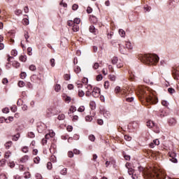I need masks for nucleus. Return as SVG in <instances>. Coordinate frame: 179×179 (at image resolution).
Masks as SVG:
<instances>
[{
  "mask_svg": "<svg viewBox=\"0 0 179 179\" xmlns=\"http://www.w3.org/2000/svg\"><path fill=\"white\" fill-rule=\"evenodd\" d=\"M125 45L126 48H127L128 50H132V44L131 43V42H126Z\"/></svg>",
  "mask_w": 179,
  "mask_h": 179,
  "instance_id": "obj_13",
  "label": "nucleus"
},
{
  "mask_svg": "<svg viewBox=\"0 0 179 179\" xmlns=\"http://www.w3.org/2000/svg\"><path fill=\"white\" fill-rule=\"evenodd\" d=\"M10 146H12V141H8V142L6 143V144H5L6 149H9V148H10Z\"/></svg>",
  "mask_w": 179,
  "mask_h": 179,
  "instance_id": "obj_22",
  "label": "nucleus"
},
{
  "mask_svg": "<svg viewBox=\"0 0 179 179\" xmlns=\"http://www.w3.org/2000/svg\"><path fill=\"white\" fill-rule=\"evenodd\" d=\"M104 87H105V89H108V87H110V82L105 81V83H104Z\"/></svg>",
  "mask_w": 179,
  "mask_h": 179,
  "instance_id": "obj_42",
  "label": "nucleus"
},
{
  "mask_svg": "<svg viewBox=\"0 0 179 179\" xmlns=\"http://www.w3.org/2000/svg\"><path fill=\"white\" fill-rule=\"evenodd\" d=\"M89 139H90V141H91L92 142H94V141H95V139H96V137H94V135L91 134V135L89 136Z\"/></svg>",
  "mask_w": 179,
  "mask_h": 179,
  "instance_id": "obj_38",
  "label": "nucleus"
},
{
  "mask_svg": "<svg viewBox=\"0 0 179 179\" xmlns=\"http://www.w3.org/2000/svg\"><path fill=\"white\" fill-rule=\"evenodd\" d=\"M172 76L175 80H177L179 79V71L178 70L174 69L172 71Z\"/></svg>",
  "mask_w": 179,
  "mask_h": 179,
  "instance_id": "obj_7",
  "label": "nucleus"
},
{
  "mask_svg": "<svg viewBox=\"0 0 179 179\" xmlns=\"http://www.w3.org/2000/svg\"><path fill=\"white\" fill-rule=\"evenodd\" d=\"M126 101H127L128 103H132V101H134V97L126 98Z\"/></svg>",
  "mask_w": 179,
  "mask_h": 179,
  "instance_id": "obj_49",
  "label": "nucleus"
},
{
  "mask_svg": "<svg viewBox=\"0 0 179 179\" xmlns=\"http://www.w3.org/2000/svg\"><path fill=\"white\" fill-rule=\"evenodd\" d=\"M169 112H167V108H164V109H160L159 110V114L158 115H159L161 117V118H163V117H167V115H169Z\"/></svg>",
  "mask_w": 179,
  "mask_h": 179,
  "instance_id": "obj_5",
  "label": "nucleus"
},
{
  "mask_svg": "<svg viewBox=\"0 0 179 179\" xmlns=\"http://www.w3.org/2000/svg\"><path fill=\"white\" fill-rule=\"evenodd\" d=\"M154 145H155V146H159V145H160V141H159V139H155L153 141Z\"/></svg>",
  "mask_w": 179,
  "mask_h": 179,
  "instance_id": "obj_39",
  "label": "nucleus"
},
{
  "mask_svg": "<svg viewBox=\"0 0 179 179\" xmlns=\"http://www.w3.org/2000/svg\"><path fill=\"white\" fill-rule=\"evenodd\" d=\"M29 71H36L37 68L36 67V66H34V64H31L29 66Z\"/></svg>",
  "mask_w": 179,
  "mask_h": 179,
  "instance_id": "obj_29",
  "label": "nucleus"
},
{
  "mask_svg": "<svg viewBox=\"0 0 179 179\" xmlns=\"http://www.w3.org/2000/svg\"><path fill=\"white\" fill-rule=\"evenodd\" d=\"M140 94L141 96H143V97H144L146 100V101L148 103H150V104H157L159 99H157V96L153 95V94H150V95H148L146 94V92H145L144 90H141L140 92Z\"/></svg>",
  "mask_w": 179,
  "mask_h": 179,
  "instance_id": "obj_2",
  "label": "nucleus"
},
{
  "mask_svg": "<svg viewBox=\"0 0 179 179\" xmlns=\"http://www.w3.org/2000/svg\"><path fill=\"white\" fill-rule=\"evenodd\" d=\"M29 160V156L24 155L23 157L21 158L22 163H26Z\"/></svg>",
  "mask_w": 179,
  "mask_h": 179,
  "instance_id": "obj_14",
  "label": "nucleus"
},
{
  "mask_svg": "<svg viewBox=\"0 0 179 179\" xmlns=\"http://www.w3.org/2000/svg\"><path fill=\"white\" fill-rule=\"evenodd\" d=\"M64 79L65 80H69V79H71V76L69 74H65Z\"/></svg>",
  "mask_w": 179,
  "mask_h": 179,
  "instance_id": "obj_60",
  "label": "nucleus"
},
{
  "mask_svg": "<svg viewBox=\"0 0 179 179\" xmlns=\"http://www.w3.org/2000/svg\"><path fill=\"white\" fill-rule=\"evenodd\" d=\"M47 168L48 170H51V169H52V163H51L50 162H48Z\"/></svg>",
  "mask_w": 179,
  "mask_h": 179,
  "instance_id": "obj_43",
  "label": "nucleus"
},
{
  "mask_svg": "<svg viewBox=\"0 0 179 179\" xmlns=\"http://www.w3.org/2000/svg\"><path fill=\"white\" fill-rule=\"evenodd\" d=\"M26 76H27V74L26 73V72H22L20 73L21 79H24L26 78Z\"/></svg>",
  "mask_w": 179,
  "mask_h": 179,
  "instance_id": "obj_35",
  "label": "nucleus"
},
{
  "mask_svg": "<svg viewBox=\"0 0 179 179\" xmlns=\"http://www.w3.org/2000/svg\"><path fill=\"white\" fill-rule=\"evenodd\" d=\"M35 177L36 179H43V176L40 173H36Z\"/></svg>",
  "mask_w": 179,
  "mask_h": 179,
  "instance_id": "obj_59",
  "label": "nucleus"
},
{
  "mask_svg": "<svg viewBox=\"0 0 179 179\" xmlns=\"http://www.w3.org/2000/svg\"><path fill=\"white\" fill-rule=\"evenodd\" d=\"M99 66H100L99 65V63H94L93 68H94V69H99Z\"/></svg>",
  "mask_w": 179,
  "mask_h": 179,
  "instance_id": "obj_64",
  "label": "nucleus"
},
{
  "mask_svg": "<svg viewBox=\"0 0 179 179\" xmlns=\"http://www.w3.org/2000/svg\"><path fill=\"white\" fill-rule=\"evenodd\" d=\"M119 34H120L121 37H125V31L124 29H120Z\"/></svg>",
  "mask_w": 179,
  "mask_h": 179,
  "instance_id": "obj_25",
  "label": "nucleus"
},
{
  "mask_svg": "<svg viewBox=\"0 0 179 179\" xmlns=\"http://www.w3.org/2000/svg\"><path fill=\"white\" fill-rule=\"evenodd\" d=\"M91 22H92V23H94V24H96V23H97L98 20H97V18L96 17V16H92V17H91Z\"/></svg>",
  "mask_w": 179,
  "mask_h": 179,
  "instance_id": "obj_18",
  "label": "nucleus"
},
{
  "mask_svg": "<svg viewBox=\"0 0 179 179\" xmlns=\"http://www.w3.org/2000/svg\"><path fill=\"white\" fill-rule=\"evenodd\" d=\"M57 120H59V121H64V120H65V114L64 113H61L57 116Z\"/></svg>",
  "mask_w": 179,
  "mask_h": 179,
  "instance_id": "obj_12",
  "label": "nucleus"
},
{
  "mask_svg": "<svg viewBox=\"0 0 179 179\" xmlns=\"http://www.w3.org/2000/svg\"><path fill=\"white\" fill-rule=\"evenodd\" d=\"M18 86H19V87H23L24 86V81H19L18 82Z\"/></svg>",
  "mask_w": 179,
  "mask_h": 179,
  "instance_id": "obj_56",
  "label": "nucleus"
},
{
  "mask_svg": "<svg viewBox=\"0 0 179 179\" xmlns=\"http://www.w3.org/2000/svg\"><path fill=\"white\" fill-rule=\"evenodd\" d=\"M138 59L147 65H155L160 58L156 54L139 55Z\"/></svg>",
  "mask_w": 179,
  "mask_h": 179,
  "instance_id": "obj_1",
  "label": "nucleus"
},
{
  "mask_svg": "<svg viewBox=\"0 0 179 179\" xmlns=\"http://www.w3.org/2000/svg\"><path fill=\"white\" fill-rule=\"evenodd\" d=\"M131 91H129L128 90H127V88H124L122 90V92L124 93V94H126V96H128V94Z\"/></svg>",
  "mask_w": 179,
  "mask_h": 179,
  "instance_id": "obj_30",
  "label": "nucleus"
},
{
  "mask_svg": "<svg viewBox=\"0 0 179 179\" xmlns=\"http://www.w3.org/2000/svg\"><path fill=\"white\" fill-rule=\"evenodd\" d=\"M69 111L70 113H75V111H76V107L73 106H71Z\"/></svg>",
  "mask_w": 179,
  "mask_h": 179,
  "instance_id": "obj_31",
  "label": "nucleus"
},
{
  "mask_svg": "<svg viewBox=\"0 0 179 179\" xmlns=\"http://www.w3.org/2000/svg\"><path fill=\"white\" fill-rule=\"evenodd\" d=\"M147 127L148 128H153L155 127V122L150 120L147 122Z\"/></svg>",
  "mask_w": 179,
  "mask_h": 179,
  "instance_id": "obj_10",
  "label": "nucleus"
},
{
  "mask_svg": "<svg viewBox=\"0 0 179 179\" xmlns=\"http://www.w3.org/2000/svg\"><path fill=\"white\" fill-rule=\"evenodd\" d=\"M34 163H36V164H38V163H40V157H36L34 159Z\"/></svg>",
  "mask_w": 179,
  "mask_h": 179,
  "instance_id": "obj_40",
  "label": "nucleus"
},
{
  "mask_svg": "<svg viewBox=\"0 0 179 179\" xmlns=\"http://www.w3.org/2000/svg\"><path fill=\"white\" fill-rule=\"evenodd\" d=\"M6 163V159H2L0 160V167H3Z\"/></svg>",
  "mask_w": 179,
  "mask_h": 179,
  "instance_id": "obj_20",
  "label": "nucleus"
},
{
  "mask_svg": "<svg viewBox=\"0 0 179 179\" xmlns=\"http://www.w3.org/2000/svg\"><path fill=\"white\" fill-rule=\"evenodd\" d=\"M10 152L8 151L5 153L4 157L5 159H9V157H10Z\"/></svg>",
  "mask_w": 179,
  "mask_h": 179,
  "instance_id": "obj_50",
  "label": "nucleus"
},
{
  "mask_svg": "<svg viewBox=\"0 0 179 179\" xmlns=\"http://www.w3.org/2000/svg\"><path fill=\"white\" fill-rule=\"evenodd\" d=\"M157 178L158 179H164V177H163V176H162V173H156L155 174Z\"/></svg>",
  "mask_w": 179,
  "mask_h": 179,
  "instance_id": "obj_45",
  "label": "nucleus"
},
{
  "mask_svg": "<svg viewBox=\"0 0 179 179\" xmlns=\"http://www.w3.org/2000/svg\"><path fill=\"white\" fill-rule=\"evenodd\" d=\"M22 10H15V15H17V16H19V15H22Z\"/></svg>",
  "mask_w": 179,
  "mask_h": 179,
  "instance_id": "obj_63",
  "label": "nucleus"
},
{
  "mask_svg": "<svg viewBox=\"0 0 179 179\" xmlns=\"http://www.w3.org/2000/svg\"><path fill=\"white\" fill-rule=\"evenodd\" d=\"M19 138H20V134L17 133L16 135L13 136V141H18Z\"/></svg>",
  "mask_w": 179,
  "mask_h": 179,
  "instance_id": "obj_19",
  "label": "nucleus"
},
{
  "mask_svg": "<svg viewBox=\"0 0 179 179\" xmlns=\"http://www.w3.org/2000/svg\"><path fill=\"white\" fill-rule=\"evenodd\" d=\"M73 31H79V26H78V25H74V26L73 27Z\"/></svg>",
  "mask_w": 179,
  "mask_h": 179,
  "instance_id": "obj_52",
  "label": "nucleus"
},
{
  "mask_svg": "<svg viewBox=\"0 0 179 179\" xmlns=\"http://www.w3.org/2000/svg\"><path fill=\"white\" fill-rule=\"evenodd\" d=\"M71 100H72L71 98V96H66V97L65 99H64V101H65L66 103H71Z\"/></svg>",
  "mask_w": 179,
  "mask_h": 179,
  "instance_id": "obj_36",
  "label": "nucleus"
},
{
  "mask_svg": "<svg viewBox=\"0 0 179 179\" xmlns=\"http://www.w3.org/2000/svg\"><path fill=\"white\" fill-rule=\"evenodd\" d=\"M11 55H13L14 57H16V55H17V50H13L11 51Z\"/></svg>",
  "mask_w": 179,
  "mask_h": 179,
  "instance_id": "obj_57",
  "label": "nucleus"
},
{
  "mask_svg": "<svg viewBox=\"0 0 179 179\" xmlns=\"http://www.w3.org/2000/svg\"><path fill=\"white\" fill-rule=\"evenodd\" d=\"M61 174L62 175V176H66V173H67V169H66V168H64V169H63L62 171H61Z\"/></svg>",
  "mask_w": 179,
  "mask_h": 179,
  "instance_id": "obj_32",
  "label": "nucleus"
},
{
  "mask_svg": "<svg viewBox=\"0 0 179 179\" xmlns=\"http://www.w3.org/2000/svg\"><path fill=\"white\" fill-rule=\"evenodd\" d=\"M55 92H59L61 90V85L59 84H57L55 87Z\"/></svg>",
  "mask_w": 179,
  "mask_h": 179,
  "instance_id": "obj_28",
  "label": "nucleus"
},
{
  "mask_svg": "<svg viewBox=\"0 0 179 179\" xmlns=\"http://www.w3.org/2000/svg\"><path fill=\"white\" fill-rule=\"evenodd\" d=\"M128 173L129 176H131V174H134V169L132 168L128 169Z\"/></svg>",
  "mask_w": 179,
  "mask_h": 179,
  "instance_id": "obj_62",
  "label": "nucleus"
},
{
  "mask_svg": "<svg viewBox=\"0 0 179 179\" xmlns=\"http://www.w3.org/2000/svg\"><path fill=\"white\" fill-rule=\"evenodd\" d=\"M109 79L110 80H112V82H114V81H115L116 77L114 75H110L109 76Z\"/></svg>",
  "mask_w": 179,
  "mask_h": 179,
  "instance_id": "obj_46",
  "label": "nucleus"
},
{
  "mask_svg": "<svg viewBox=\"0 0 179 179\" xmlns=\"http://www.w3.org/2000/svg\"><path fill=\"white\" fill-rule=\"evenodd\" d=\"M78 96H79V97H83V96H85V92H83V90H78Z\"/></svg>",
  "mask_w": 179,
  "mask_h": 179,
  "instance_id": "obj_26",
  "label": "nucleus"
},
{
  "mask_svg": "<svg viewBox=\"0 0 179 179\" xmlns=\"http://www.w3.org/2000/svg\"><path fill=\"white\" fill-rule=\"evenodd\" d=\"M176 124H177V120H176V119L171 118L169 120V124L170 125V127H174Z\"/></svg>",
  "mask_w": 179,
  "mask_h": 179,
  "instance_id": "obj_9",
  "label": "nucleus"
},
{
  "mask_svg": "<svg viewBox=\"0 0 179 179\" xmlns=\"http://www.w3.org/2000/svg\"><path fill=\"white\" fill-rule=\"evenodd\" d=\"M78 111L79 113H83V111H85V106H80L79 108L78 109Z\"/></svg>",
  "mask_w": 179,
  "mask_h": 179,
  "instance_id": "obj_53",
  "label": "nucleus"
},
{
  "mask_svg": "<svg viewBox=\"0 0 179 179\" xmlns=\"http://www.w3.org/2000/svg\"><path fill=\"white\" fill-rule=\"evenodd\" d=\"M124 66V64L122 62H119L117 64V68H122Z\"/></svg>",
  "mask_w": 179,
  "mask_h": 179,
  "instance_id": "obj_54",
  "label": "nucleus"
},
{
  "mask_svg": "<svg viewBox=\"0 0 179 179\" xmlns=\"http://www.w3.org/2000/svg\"><path fill=\"white\" fill-rule=\"evenodd\" d=\"M96 80L98 82H100V80H103V76L101 74H99L96 76Z\"/></svg>",
  "mask_w": 179,
  "mask_h": 179,
  "instance_id": "obj_41",
  "label": "nucleus"
},
{
  "mask_svg": "<svg viewBox=\"0 0 179 179\" xmlns=\"http://www.w3.org/2000/svg\"><path fill=\"white\" fill-rule=\"evenodd\" d=\"M54 115V112H52V108H49L47 110V117H52Z\"/></svg>",
  "mask_w": 179,
  "mask_h": 179,
  "instance_id": "obj_11",
  "label": "nucleus"
},
{
  "mask_svg": "<svg viewBox=\"0 0 179 179\" xmlns=\"http://www.w3.org/2000/svg\"><path fill=\"white\" fill-rule=\"evenodd\" d=\"M73 22L76 24H79V23H80V18H75Z\"/></svg>",
  "mask_w": 179,
  "mask_h": 179,
  "instance_id": "obj_58",
  "label": "nucleus"
},
{
  "mask_svg": "<svg viewBox=\"0 0 179 179\" xmlns=\"http://www.w3.org/2000/svg\"><path fill=\"white\" fill-rule=\"evenodd\" d=\"M112 64L113 65H115L116 64H118V57H115L112 59Z\"/></svg>",
  "mask_w": 179,
  "mask_h": 179,
  "instance_id": "obj_17",
  "label": "nucleus"
},
{
  "mask_svg": "<svg viewBox=\"0 0 179 179\" xmlns=\"http://www.w3.org/2000/svg\"><path fill=\"white\" fill-rule=\"evenodd\" d=\"M138 169L139 171L143 173L144 176H147L148 178H152V177H153V175L150 173L149 171H146V169H145V168H143V166H138Z\"/></svg>",
  "mask_w": 179,
  "mask_h": 179,
  "instance_id": "obj_3",
  "label": "nucleus"
},
{
  "mask_svg": "<svg viewBox=\"0 0 179 179\" xmlns=\"http://www.w3.org/2000/svg\"><path fill=\"white\" fill-rule=\"evenodd\" d=\"M121 92V87L119 86H117L115 89V93L118 94Z\"/></svg>",
  "mask_w": 179,
  "mask_h": 179,
  "instance_id": "obj_37",
  "label": "nucleus"
},
{
  "mask_svg": "<svg viewBox=\"0 0 179 179\" xmlns=\"http://www.w3.org/2000/svg\"><path fill=\"white\" fill-rule=\"evenodd\" d=\"M31 80H32V82H38L41 80V78L37 75L34 74L31 76Z\"/></svg>",
  "mask_w": 179,
  "mask_h": 179,
  "instance_id": "obj_8",
  "label": "nucleus"
},
{
  "mask_svg": "<svg viewBox=\"0 0 179 179\" xmlns=\"http://www.w3.org/2000/svg\"><path fill=\"white\" fill-rule=\"evenodd\" d=\"M36 136L34 135V133H33V132H29L28 133V138H34Z\"/></svg>",
  "mask_w": 179,
  "mask_h": 179,
  "instance_id": "obj_48",
  "label": "nucleus"
},
{
  "mask_svg": "<svg viewBox=\"0 0 179 179\" xmlns=\"http://www.w3.org/2000/svg\"><path fill=\"white\" fill-rule=\"evenodd\" d=\"M20 61H21L22 62H26V61H27V57L26 55H21L20 57Z\"/></svg>",
  "mask_w": 179,
  "mask_h": 179,
  "instance_id": "obj_15",
  "label": "nucleus"
},
{
  "mask_svg": "<svg viewBox=\"0 0 179 179\" xmlns=\"http://www.w3.org/2000/svg\"><path fill=\"white\" fill-rule=\"evenodd\" d=\"M22 23H23V24H25V26H29V19H27V18H24L23 20H22Z\"/></svg>",
  "mask_w": 179,
  "mask_h": 179,
  "instance_id": "obj_23",
  "label": "nucleus"
},
{
  "mask_svg": "<svg viewBox=\"0 0 179 179\" xmlns=\"http://www.w3.org/2000/svg\"><path fill=\"white\" fill-rule=\"evenodd\" d=\"M170 162H172V163H178V160L177 159V158H176V156H177V155L175 152H173L171 154H170Z\"/></svg>",
  "mask_w": 179,
  "mask_h": 179,
  "instance_id": "obj_6",
  "label": "nucleus"
},
{
  "mask_svg": "<svg viewBox=\"0 0 179 179\" xmlns=\"http://www.w3.org/2000/svg\"><path fill=\"white\" fill-rule=\"evenodd\" d=\"M78 8H79V6L76 3H74L72 6L73 10H78Z\"/></svg>",
  "mask_w": 179,
  "mask_h": 179,
  "instance_id": "obj_44",
  "label": "nucleus"
},
{
  "mask_svg": "<svg viewBox=\"0 0 179 179\" xmlns=\"http://www.w3.org/2000/svg\"><path fill=\"white\" fill-rule=\"evenodd\" d=\"M50 65L51 66H52V68H54V66H55V59H51L50 61Z\"/></svg>",
  "mask_w": 179,
  "mask_h": 179,
  "instance_id": "obj_33",
  "label": "nucleus"
},
{
  "mask_svg": "<svg viewBox=\"0 0 179 179\" xmlns=\"http://www.w3.org/2000/svg\"><path fill=\"white\" fill-rule=\"evenodd\" d=\"M124 139H125V141H131L132 137H131V136H129L128 135H124Z\"/></svg>",
  "mask_w": 179,
  "mask_h": 179,
  "instance_id": "obj_55",
  "label": "nucleus"
},
{
  "mask_svg": "<svg viewBox=\"0 0 179 179\" xmlns=\"http://www.w3.org/2000/svg\"><path fill=\"white\" fill-rule=\"evenodd\" d=\"M22 152L24 153H27L29 152V147H27V146L23 147Z\"/></svg>",
  "mask_w": 179,
  "mask_h": 179,
  "instance_id": "obj_51",
  "label": "nucleus"
},
{
  "mask_svg": "<svg viewBox=\"0 0 179 179\" xmlns=\"http://www.w3.org/2000/svg\"><path fill=\"white\" fill-rule=\"evenodd\" d=\"M89 30L90 31V33H96V27H94L93 25H91L89 28Z\"/></svg>",
  "mask_w": 179,
  "mask_h": 179,
  "instance_id": "obj_16",
  "label": "nucleus"
},
{
  "mask_svg": "<svg viewBox=\"0 0 179 179\" xmlns=\"http://www.w3.org/2000/svg\"><path fill=\"white\" fill-rule=\"evenodd\" d=\"M168 92L170 94H173V93H176V90H174L173 87L168 88Z\"/></svg>",
  "mask_w": 179,
  "mask_h": 179,
  "instance_id": "obj_24",
  "label": "nucleus"
},
{
  "mask_svg": "<svg viewBox=\"0 0 179 179\" xmlns=\"http://www.w3.org/2000/svg\"><path fill=\"white\" fill-rule=\"evenodd\" d=\"M10 110L13 113H16V111L17 110V107L16 106H12L10 108Z\"/></svg>",
  "mask_w": 179,
  "mask_h": 179,
  "instance_id": "obj_47",
  "label": "nucleus"
},
{
  "mask_svg": "<svg viewBox=\"0 0 179 179\" xmlns=\"http://www.w3.org/2000/svg\"><path fill=\"white\" fill-rule=\"evenodd\" d=\"M2 112L4 113V114H8V113H9V108H5L2 110Z\"/></svg>",
  "mask_w": 179,
  "mask_h": 179,
  "instance_id": "obj_61",
  "label": "nucleus"
},
{
  "mask_svg": "<svg viewBox=\"0 0 179 179\" xmlns=\"http://www.w3.org/2000/svg\"><path fill=\"white\" fill-rule=\"evenodd\" d=\"M143 81L145 82V83H150L151 85H153V83H150V80L149 79V77H145L143 78Z\"/></svg>",
  "mask_w": 179,
  "mask_h": 179,
  "instance_id": "obj_27",
  "label": "nucleus"
},
{
  "mask_svg": "<svg viewBox=\"0 0 179 179\" xmlns=\"http://www.w3.org/2000/svg\"><path fill=\"white\" fill-rule=\"evenodd\" d=\"M85 120L87 121V122H91V121L93 120V117L87 115L85 117Z\"/></svg>",
  "mask_w": 179,
  "mask_h": 179,
  "instance_id": "obj_21",
  "label": "nucleus"
},
{
  "mask_svg": "<svg viewBox=\"0 0 179 179\" xmlns=\"http://www.w3.org/2000/svg\"><path fill=\"white\" fill-rule=\"evenodd\" d=\"M100 88L95 87L93 88V90L92 92V96H93V97L97 98L99 97L100 96Z\"/></svg>",
  "mask_w": 179,
  "mask_h": 179,
  "instance_id": "obj_4",
  "label": "nucleus"
},
{
  "mask_svg": "<svg viewBox=\"0 0 179 179\" xmlns=\"http://www.w3.org/2000/svg\"><path fill=\"white\" fill-rule=\"evenodd\" d=\"M81 69L79 66H77L76 68L74 69V71L76 73H79L80 72Z\"/></svg>",
  "mask_w": 179,
  "mask_h": 179,
  "instance_id": "obj_34",
  "label": "nucleus"
}]
</instances>
